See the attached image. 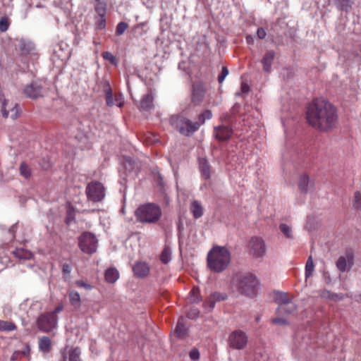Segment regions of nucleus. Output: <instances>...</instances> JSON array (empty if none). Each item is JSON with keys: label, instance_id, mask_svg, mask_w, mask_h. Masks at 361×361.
<instances>
[{"label": "nucleus", "instance_id": "nucleus-7", "mask_svg": "<svg viewBox=\"0 0 361 361\" xmlns=\"http://www.w3.org/2000/svg\"><path fill=\"white\" fill-rule=\"evenodd\" d=\"M249 253L255 258H262L267 251L264 240L259 237H252L248 243Z\"/></svg>", "mask_w": 361, "mask_h": 361}, {"label": "nucleus", "instance_id": "nucleus-1", "mask_svg": "<svg viewBox=\"0 0 361 361\" xmlns=\"http://www.w3.org/2000/svg\"><path fill=\"white\" fill-rule=\"evenodd\" d=\"M307 120L314 128L328 130L335 125L336 111L330 103L324 100L316 99L307 107Z\"/></svg>", "mask_w": 361, "mask_h": 361}, {"label": "nucleus", "instance_id": "nucleus-48", "mask_svg": "<svg viewBox=\"0 0 361 361\" xmlns=\"http://www.w3.org/2000/svg\"><path fill=\"white\" fill-rule=\"evenodd\" d=\"M257 37L259 38V39H264L265 38L266 35H267V33L265 32V30L263 29V28H258L257 30Z\"/></svg>", "mask_w": 361, "mask_h": 361}, {"label": "nucleus", "instance_id": "nucleus-47", "mask_svg": "<svg viewBox=\"0 0 361 361\" xmlns=\"http://www.w3.org/2000/svg\"><path fill=\"white\" fill-rule=\"evenodd\" d=\"M200 357V353H199V351L197 350V349H192L190 352V357L192 359V360H197Z\"/></svg>", "mask_w": 361, "mask_h": 361}, {"label": "nucleus", "instance_id": "nucleus-40", "mask_svg": "<svg viewBox=\"0 0 361 361\" xmlns=\"http://www.w3.org/2000/svg\"><path fill=\"white\" fill-rule=\"evenodd\" d=\"M342 10L347 11L351 7L352 0H337Z\"/></svg>", "mask_w": 361, "mask_h": 361}, {"label": "nucleus", "instance_id": "nucleus-50", "mask_svg": "<svg viewBox=\"0 0 361 361\" xmlns=\"http://www.w3.org/2000/svg\"><path fill=\"white\" fill-rule=\"evenodd\" d=\"M198 314H199V311L197 310H191L188 313V317H190L191 319H195L198 316Z\"/></svg>", "mask_w": 361, "mask_h": 361}, {"label": "nucleus", "instance_id": "nucleus-14", "mask_svg": "<svg viewBox=\"0 0 361 361\" xmlns=\"http://www.w3.org/2000/svg\"><path fill=\"white\" fill-rule=\"evenodd\" d=\"M105 197V188L99 182H92V201L100 202Z\"/></svg>", "mask_w": 361, "mask_h": 361}, {"label": "nucleus", "instance_id": "nucleus-52", "mask_svg": "<svg viewBox=\"0 0 361 361\" xmlns=\"http://www.w3.org/2000/svg\"><path fill=\"white\" fill-rule=\"evenodd\" d=\"M71 271V267L68 264H64L63 265V272L64 274H69Z\"/></svg>", "mask_w": 361, "mask_h": 361}, {"label": "nucleus", "instance_id": "nucleus-55", "mask_svg": "<svg viewBox=\"0 0 361 361\" xmlns=\"http://www.w3.org/2000/svg\"><path fill=\"white\" fill-rule=\"evenodd\" d=\"M246 42L248 44H254V37L251 35H247L246 37Z\"/></svg>", "mask_w": 361, "mask_h": 361}, {"label": "nucleus", "instance_id": "nucleus-54", "mask_svg": "<svg viewBox=\"0 0 361 361\" xmlns=\"http://www.w3.org/2000/svg\"><path fill=\"white\" fill-rule=\"evenodd\" d=\"M15 232H16V226H11V228L9 229V233L11 234V240L15 238Z\"/></svg>", "mask_w": 361, "mask_h": 361}, {"label": "nucleus", "instance_id": "nucleus-57", "mask_svg": "<svg viewBox=\"0 0 361 361\" xmlns=\"http://www.w3.org/2000/svg\"><path fill=\"white\" fill-rule=\"evenodd\" d=\"M20 355V352L19 351H16L13 353V354L12 355L11 357V360H16L18 357Z\"/></svg>", "mask_w": 361, "mask_h": 361}, {"label": "nucleus", "instance_id": "nucleus-26", "mask_svg": "<svg viewBox=\"0 0 361 361\" xmlns=\"http://www.w3.org/2000/svg\"><path fill=\"white\" fill-rule=\"evenodd\" d=\"M200 169L202 176L204 178L208 179L210 178V169L207 161L205 159H200L199 160Z\"/></svg>", "mask_w": 361, "mask_h": 361}, {"label": "nucleus", "instance_id": "nucleus-15", "mask_svg": "<svg viewBox=\"0 0 361 361\" xmlns=\"http://www.w3.org/2000/svg\"><path fill=\"white\" fill-rule=\"evenodd\" d=\"M298 188L303 193H307L312 190L314 188V181L311 180L307 174H302L298 180Z\"/></svg>", "mask_w": 361, "mask_h": 361}, {"label": "nucleus", "instance_id": "nucleus-31", "mask_svg": "<svg viewBox=\"0 0 361 361\" xmlns=\"http://www.w3.org/2000/svg\"><path fill=\"white\" fill-rule=\"evenodd\" d=\"M314 264L313 262V259H312V256H310L309 258L307 259V261L306 265H305V276H306V278H308L310 276H312V274L314 271Z\"/></svg>", "mask_w": 361, "mask_h": 361}, {"label": "nucleus", "instance_id": "nucleus-59", "mask_svg": "<svg viewBox=\"0 0 361 361\" xmlns=\"http://www.w3.org/2000/svg\"><path fill=\"white\" fill-rule=\"evenodd\" d=\"M71 221H72V219L71 218V214H69V216L66 219V223L69 224H71Z\"/></svg>", "mask_w": 361, "mask_h": 361}, {"label": "nucleus", "instance_id": "nucleus-34", "mask_svg": "<svg viewBox=\"0 0 361 361\" xmlns=\"http://www.w3.org/2000/svg\"><path fill=\"white\" fill-rule=\"evenodd\" d=\"M69 299L71 304L74 306H78L80 302V297L77 291L72 290L69 293Z\"/></svg>", "mask_w": 361, "mask_h": 361}, {"label": "nucleus", "instance_id": "nucleus-56", "mask_svg": "<svg viewBox=\"0 0 361 361\" xmlns=\"http://www.w3.org/2000/svg\"><path fill=\"white\" fill-rule=\"evenodd\" d=\"M85 192H86V195H87V197L88 199H90V183H88L87 184Z\"/></svg>", "mask_w": 361, "mask_h": 361}, {"label": "nucleus", "instance_id": "nucleus-35", "mask_svg": "<svg viewBox=\"0 0 361 361\" xmlns=\"http://www.w3.org/2000/svg\"><path fill=\"white\" fill-rule=\"evenodd\" d=\"M20 173L24 178H27L31 175V171L30 167L25 164L22 163L20 166Z\"/></svg>", "mask_w": 361, "mask_h": 361}, {"label": "nucleus", "instance_id": "nucleus-53", "mask_svg": "<svg viewBox=\"0 0 361 361\" xmlns=\"http://www.w3.org/2000/svg\"><path fill=\"white\" fill-rule=\"evenodd\" d=\"M96 243H97V240H95V237L92 234V248H91V250H92V253H93L94 252L96 251Z\"/></svg>", "mask_w": 361, "mask_h": 361}, {"label": "nucleus", "instance_id": "nucleus-33", "mask_svg": "<svg viewBox=\"0 0 361 361\" xmlns=\"http://www.w3.org/2000/svg\"><path fill=\"white\" fill-rule=\"evenodd\" d=\"M171 254L170 248L169 247H165L160 256L161 261L164 264L168 263L171 259Z\"/></svg>", "mask_w": 361, "mask_h": 361}, {"label": "nucleus", "instance_id": "nucleus-28", "mask_svg": "<svg viewBox=\"0 0 361 361\" xmlns=\"http://www.w3.org/2000/svg\"><path fill=\"white\" fill-rule=\"evenodd\" d=\"M153 97L152 94L144 96L140 102V108L142 110H148L152 106Z\"/></svg>", "mask_w": 361, "mask_h": 361}, {"label": "nucleus", "instance_id": "nucleus-13", "mask_svg": "<svg viewBox=\"0 0 361 361\" xmlns=\"http://www.w3.org/2000/svg\"><path fill=\"white\" fill-rule=\"evenodd\" d=\"M23 92L26 97L31 99H36L43 96L44 89L39 82H32L25 87Z\"/></svg>", "mask_w": 361, "mask_h": 361}, {"label": "nucleus", "instance_id": "nucleus-39", "mask_svg": "<svg viewBox=\"0 0 361 361\" xmlns=\"http://www.w3.org/2000/svg\"><path fill=\"white\" fill-rule=\"evenodd\" d=\"M128 25L124 22L119 23L116 29V33L117 35H122L128 28Z\"/></svg>", "mask_w": 361, "mask_h": 361}, {"label": "nucleus", "instance_id": "nucleus-51", "mask_svg": "<svg viewBox=\"0 0 361 361\" xmlns=\"http://www.w3.org/2000/svg\"><path fill=\"white\" fill-rule=\"evenodd\" d=\"M76 284L79 286V287H82V288H85L86 289H88L90 288V285L86 283L85 282H84L83 281H78L76 282Z\"/></svg>", "mask_w": 361, "mask_h": 361}, {"label": "nucleus", "instance_id": "nucleus-4", "mask_svg": "<svg viewBox=\"0 0 361 361\" xmlns=\"http://www.w3.org/2000/svg\"><path fill=\"white\" fill-rule=\"evenodd\" d=\"M161 215L162 212L159 206L153 203L140 205L135 211L137 220L145 224L157 223Z\"/></svg>", "mask_w": 361, "mask_h": 361}, {"label": "nucleus", "instance_id": "nucleus-49", "mask_svg": "<svg viewBox=\"0 0 361 361\" xmlns=\"http://www.w3.org/2000/svg\"><path fill=\"white\" fill-rule=\"evenodd\" d=\"M20 352V355H23L24 356H27L30 353V347L26 345L22 350H18Z\"/></svg>", "mask_w": 361, "mask_h": 361}, {"label": "nucleus", "instance_id": "nucleus-18", "mask_svg": "<svg viewBox=\"0 0 361 361\" xmlns=\"http://www.w3.org/2000/svg\"><path fill=\"white\" fill-rule=\"evenodd\" d=\"M206 89L204 85L201 82H197L193 85L192 101L195 103L202 101L204 96Z\"/></svg>", "mask_w": 361, "mask_h": 361}, {"label": "nucleus", "instance_id": "nucleus-5", "mask_svg": "<svg viewBox=\"0 0 361 361\" xmlns=\"http://www.w3.org/2000/svg\"><path fill=\"white\" fill-rule=\"evenodd\" d=\"M258 283V280L254 274L246 273L237 277L235 286L241 294L252 297L257 293Z\"/></svg>", "mask_w": 361, "mask_h": 361}, {"label": "nucleus", "instance_id": "nucleus-45", "mask_svg": "<svg viewBox=\"0 0 361 361\" xmlns=\"http://www.w3.org/2000/svg\"><path fill=\"white\" fill-rule=\"evenodd\" d=\"M228 70L227 69V68L223 67L221 73L218 77V80H219V83H221L224 80L225 78L228 75Z\"/></svg>", "mask_w": 361, "mask_h": 361}, {"label": "nucleus", "instance_id": "nucleus-46", "mask_svg": "<svg viewBox=\"0 0 361 361\" xmlns=\"http://www.w3.org/2000/svg\"><path fill=\"white\" fill-rule=\"evenodd\" d=\"M63 309L62 304L59 305L53 312H48L49 314H53L54 317H57V314L60 313Z\"/></svg>", "mask_w": 361, "mask_h": 361}, {"label": "nucleus", "instance_id": "nucleus-20", "mask_svg": "<svg viewBox=\"0 0 361 361\" xmlns=\"http://www.w3.org/2000/svg\"><path fill=\"white\" fill-rule=\"evenodd\" d=\"M134 274L138 277H145L147 276L149 272V267L145 262H137L133 268Z\"/></svg>", "mask_w": 361, "mask_h": 361}, {"label": "nucleus", "instance_id": "nucleus-41", "mask_svg": "<svg viewBox=\"0 0 361 361\" xmlns=\"http://www.w3.org/2000/svg\"><path fill=\"white\" fill-rule=\"evenodd\" d=\"M9 27L8 20L6 17H3L0 19V30L6 32Z\"/></svg>", "mask_w": 361, "mask_h": 361}, {"label": "nucleus", "instance_id": "nucleus-19", "mask_svg": "<svg viewBox=\"0 0 361 361\" xmlns=\"http://www.w3.org/2000/svg\"><path fill=\"white\" fill-rule=\"evenodd\" d=\"M275 53L273 51H267L262 59L263 70L265 72L269 73L271 71V65L274 60Z\"/></svg>", "mask_w": 361, "mask_h": 361}, {"label": "nucleus", "instance_id": "nucleus-10", "mask_svg": "<svg viewBox=\"0 0 361 361\" xmlns=\"http://www.w3.org/2000/svg\"><path fill=\"white\" fill-rule=\"evenodd\" d=\"M102 85L105 93L106 104L109 106H116L121 107L123 104L122 95L120 94H113L109 83L107 81H104Z\"/></svg>", "mask_w": 361, "mask_h": 361}, {"label": "nucleus", "instance_id": "nucleus-3", "mask_svg": "<svg viewBox=\"0 0 361 361\" xmlns=\"http://www.w3.org/2000/svg\"><path fill=\"white\" fill-rule=\"evenodd\" d=\"M274 300L278 304L277 316L271 319L274 324H286L287 319L283 317L290 314L295 310V305L292 301V297L288 293L277 292L275 293Z\"/></svg>", "mask_w": 361, "mask_h": 361}, {"label": "nucleus", "instance_id": "nucleus-24", "mask_svg": "<svg viewBox=\"0 0 361 361\" xmlns=\"http://www.w3.org/2000/svg\"><path fill=\"white\" fill-rule=\"evenodd\" d=\"M188 331V327L185 322V319L181 317L178 319L177 322V325L175 329V334L177 335V336L182 338L184 337Z\"/></svg>", "mask_w": 361, "mask_h": 361}, {"label": "nucleus", "instance_id": "nucleus-6", "mask_svg": "<svg viewBox=\"0 0 361 361\" xmlns=\"http://www.w3.org/2000/svg\"><path fill=\"white\" fill-rule=\"evenodd\" d=\"M171 123L178 129L181 134L185 135L193 133L200 127L198 122L192 123L181 116H172L171 118Z\"/></svg>", "mask_w": 361, "mask_h": 361}, {"label": "nucleus", "instance_id": "nucleus-44", "mask_svg": "<svg viewBox=\"0 0 361 361\" xmlns=\"http://www.w3.org/2000/svg\"><path fill=\"white\" fill-rule=\"evenodd\" d=\"M211 295L214 298L213 300L215 301V302H220L226 299V295L221 293L215 292L211 294Z\"/></svg>", "mask_w": 361, "mask_h": 361}, {"label": "nucleus", "instance_id": "nucleus-60", "mask_svg": "<svg viewBox=\"0 0 361 361\" xmlns=\"http://www.w3.org/2000/svg\"><path fill=\"white\" fill-rule=\"evenodd\" d=\"M34 305L37 306V307H40V304L39 302H36Z\"/></svg>", "mask_w": 361, "mask_h": 361}, {"label": "nucleus", "instance_id": "nucleus-22", "mask_svg": "<svg viewBox=\"0 0 361 361\" xmlns=\"http://www.w3.org/2000/svg\"><path fill=\"white\" fill-rule=\"evenodd\" d=\"M18 47L20 50L26 54L30 52L32 49H34L33 43L28 39L20 38L18 39Z\"/></svg>", "mask_w": 361, "mask_h": 361}, {"label": "nucleus", "instance_id": "nucleus-21", "mask_svg": "<svg viewBox=\"0 0 361 361\" xmlns=\"http://www.w3.org/2000/svg\"><path fill=\"white\" fill-rule=\"evenodd\" d=\"M232 134V130L228 126H220L215 128L216 137L219 140L228 139Z\"/></svg>", "mask_w": 361, "mask_h": 361}, {"label": "nucleus", "instance_id": "nucleus-11", "mask_svg": "<svg viewBox=\"0 0 361 361\" xmlns=\"http://www.w3.org/2000/svg\"><path fill=\"white\" fill-rule=\"evenodd\" d=\"M354 264V253L352 250H347L338 257L336 262L337 269L341 272L348 271Z\"/></svg>", "mask_w": 361, "mask_h": 361}, {"label": "nucleus", "instance_id": "nucleus-43", "mask_svg": "<svg viewBox=\"0 0 361 361\" xmlns=\"http://www.w3.org/2000/svg\"><path fill=\"white\" fill-rule=\"evenodd\" d=\"M353 206L357 209L361 207V194L359 192L355 193Z\"/></svg>", "mask_w": 361, "mask_h": 361}, {"label": "nucleus", "instance_id": "nucleus-9", "mask_svg": "<svg viewBox=\"0 0 361 361\" xmlns=\"http://www.w3.org/2000/svg\"><path fill=\"white\" fill-rule=\"evenodd\" d=\"M229 345L235 349L240 350L244 348L247 343V336L241 330H236L232 332L228 337Z\"/></svg>", "mask_w": 361, "mask_h": 361}, {"label": "nucleus", "instance_id": "nucleus-42", "mask_svg": "<svg viewBox=\"0 0 361 361\" xmlns=\"http://www.w3.org/2000/svg\"><path fill=\"white\" fill-rule=\"evenodd\" d=\"M102 56L105 60L109 61L111 64H116V58L109 51H104L102 53Z\"/></svg>", "mask_w": 361, "mask_h": 361}, {"label": "nucleus", "instance_id": "nucleus-37", "mask_svg": "<svg viewBox=\"0 0 361 361\" xmlns=\"http://www.w3.org/2000/svg\"><path fill=\"white\" fill-rule=\"evenodd\" d=\"M214 298L210 295L207 299L205 300V302L203 304V306L205 309H208L209 310H213V308L215 306V301L213 300Z\"/></svg>", "mask_w": 361, "mask_h": 361}, {"label": "nucleus", "instance_id": "nucleus-17", "mask_svg": "<svg viewBox=\"0 0 361 361\" xmlns=\"http://www.w3.org/2000/svg\"><path fill=\"white\" fill-rule=\"evenodd\" d=\"M80 250L87 254L90 253V233L85 232L78 238Z\"/></svg>", "mask_w": 361, "mask_h": 361}, {"label": "nucleus", "instance_id": "nucleus-29", "mask_svg": "<svg viewBox=\"0 0 361 361\" xmlns=\"http://www.w3.org/2000/svg\"><path fill=\"white\" fill-rule=\"evenodd\" d=\"M190 211L195 219L200 217L203 214V209L197 201H193L192 202L190 205Z\"/></svg>", "mask_w": 361, "mask_h": 361}, {"label": "nucleus", "instance_id": "nucleus-12", "mask_svg": "<svg viewBox=\"0 0 361 361\" xmlns=\"http://www.w3.org/2000/svg\"><path fill=\"white\" fill-rule=\"evenodd\" d=\"M1 113L4 118L10 117L12 119H16L20 115V109L19 106L17 104L10 103L8 101H6L2 98L1 101Z\"/></svg>", "mask_w": 361, "mask_h": 361}, {"label": "nucleus", "instance_id": "nucleus-2", "mask_svg": "<svg viewBox=\"0 0 361 361\" xmlns=\"http://www.w3.org/2000/svg\"><path fill=\"white\" fill-rule=\"evenodd\" d=\"M207 266L214 272H221L229 265L231 252L223 246H214L207 255Z\"/></svg>", "mask_w": 361, "mask_h": 361}, {"label": "nucleus", "instance_id": "nucleus-8", "mask_svg": "<svg viewBox=\"0 0 361 361\" xmlns=\"http://www.w3.org/2000/svg\"><path fill=\"white\" fill-rule=\"evenodd\" d=\"M37 326L39 331L51 332L56 328L58 318L54 317L53 314L45 313L41 314L37 319Z\"/></svg>", "mask_w": 361, "mask_h": 361}, {"label": "nucleus", "instance_id": "nucleus-36", "mask_svg": "<svg viewBox=\"0 0 361 361\" xmlns=\"http://www.w3.org/2000/svg\"><path fill=\"white\" fill-rule=\"evenodd\" d=\"M281 231L283 233V235L288 238H292V230L291 228L284 224H282L279 226Z\"/></svg>", "mask_w": 361, "mask_h": 361}, {"label": "nucleus", "instance_id": "nucleus-16", "mask_svg": "<svg viewBox=\"0 0 361 361\" xmlns=\"http://www.w3.org/2000/svg\"><path fill=\"white\" fill-rule=\"evenodd\" d=\"M80 350L78 348H66L62 352V360L61 361H80Z\"/></svg>", "mask_w": 361, "mask_h": 361}, {"label": "nucleus", "instance_id": "nucleus-23", "mask_svg": "<svg viewBox=\"0 0 361 361\" xmlns=\"http://www.w3.org/2000/svg\"><path fill=\"white\" fill-rule=\"evenodd\" d=\"M105 280L109 283H114L119 278V272L115 268H109L105 271Z\"/></svg>", "mask_w": 361, "mask_h": 361}, {"label": "nucleus", "instance_id": "nucleus-38", "mask_svg": "<svg viewBox=\"0 0 361 361\" xmlns=\"http://www.w3.org/2000/svg\"><path fill=\"white\" fill-rule=\"evenodd\" d=\"M212 116V112L209 110L204 111L202 114L199 116L200 126L204 123L206 119H210Z\"/></svg>", "mask_w": 361, "mask_h": 361}, {"label": "nucleus", "instance_id": "nucleus-32", "mask_svg": "<svg viewBox=\"0 0 361 361\" xmlns=\"http://www.w3.org/2000/svg\"><path fill=\"white\" fill-rule=\"evenodd\" d=\"M16 329V325L11 322L0 320V331H11Z\"/></svg>", "mask_w": 361, "mask_h": 361}, {"label": "nucleus", "instance_id": "nucleus-27", "mask_svg": "<svg viewBox=\"0 0 361 361\" xmlns=\"http://www.w3.org/2000/svg\"><path fill=\"white\" fill-rule=\"evenodd\" d=\"M38 345H39V349L41 351H42L44 353L49 352L51 348L50 338L47 336H42L39 340Z\"/></svg>", "mask_w": 361, "mask_h": 361}, {"label": "nucleus", "instance_id": "nucleus-58", "mask_svg": "<svg viewBox=\"0 0 361 361\" xmlns=\"http://www.w3.org/2000/svg\"><path fill=\"white\" fill-rule=\"evenodd\" d=\"M248 86L245 84L242 85V90L243 92H245L248 91Z\"/></svg>", "mask_w": 361, "mask_h": 361}, {"label": "nucleus", "instance_id": "nucleus-30", "mask_svg": "<svg viewBox=\"0 0 361 361\" xmlns=\"http://www.w3.org/2000/svg\"><path fill=\"white\" fill-rule=\"evenodd\" d=\"M188 300L192 303H197L201 301V296L200 294V289L197 287H194L190 292Z\"/></svg>", "mask_w": 361, "mask_h": 361}, {"label": "nucleus", "instance_id": "nucleus-25", "mask_svg": "<svg viewBox=\"0 0 361 361\" xmlns=\"http://www.w3.org/2000/svg\"><path fill=\"white\" fill-rule=\"evenodd\" d=\"M11 252L20 259H30L32 257V253L23 248H17Z\"/></svg>", "mask_w": 361, "mask_h": 361}, {"label": "nucleus", "instance_id": "nucleus-61", "mask_svg": "<svg viewBox=\"0 0 361 361\" xmlns=\"http://www.w3.org/2000/svg\"><path fill=\"white\" fill-rule=\"evenodd\" d=\"M0 252H1V249H0ZM1 254V252H0V255Z\"/></svg>", "mask_w": 361, "mask_h": 361}]
</instances>
